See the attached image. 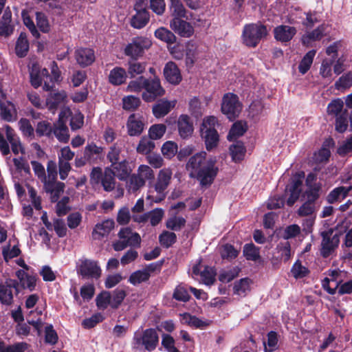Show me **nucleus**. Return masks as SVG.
Listing matches in <instances>:
<instances>
[{"label":"nucleus","instance_id":"f257e3e1","mask_svg":"<svg viewBox=\"0 0 352 352\" xmlns=\"http://www.w3.org/2000/svg\"><path fill=\"white\" fill-rule=\"evenodd\" d=\"M127 90L134 92H140L144 90L142 98L146 102H154L157 98L163 96L166 92L157 76H154L153 78L140 76L129 83Z\"/></svg>","mask_w":352,"mask_h":352},{"label":"nucleus","instance_id":"f03ea898","mask_svg":"<svg viewBox=\"0 0 352 352\" xmlns=\"http://www.w3.org/2000/svg\"><path fill=\"white\" fill-rule=\"evenodd\" d=\"M160 341L157 330L155 328H148L142 331L134 332L131 340V348L134 350L144 349L148 351H154Z\"/></svg>","mask_w":352,"mask_h":352},{"label":"nucleus","instance_id":"7ed1b4c3","mask_svg":"<svg viewBox=\"0 0 352 352\" xmlns=\"http://www.w3.org/2000/svg\"><path fill=\"white\" fill-rule=\"evenodd\" d=\"M267 34V27L261 23L246 24L242 32L243 43L248 47H255Z\"/></svg>","mask_w":352,"mask_h":352},{"label":"nucleus","instance_id":"20e7f679","mask_svg":"<svg viewBox=\"0 0 352 352\" xmlns=\"http://www.w3.org/2000/svg\"><path fill=\"white\" fill-rule=\"evenodd\" d=\"M241 110L242 104L236 94L228 93L223 96L221 111L230 121H233L238 118Z\"/></svg>","mask_w":352,"mask_h":352},{"label":"nucleus","instance_id":"39448f33","mask_svg":"<svg viewBox=\"0 0 352 352\" xmlns=\"http://www.w3.org/2000/svg\"><path fill=\"white\" fill-rule=\"evenodd\" d=\"M48 77H50V75L46 68L42 69L37 63L32 64L30 67V82L34 88H38L44 80L43 89L46 91L52 90L54 85L48 82Z\"/></svg>","mask_w":352,"mask_h":352},{"label":"nucleus","instance_id":"423d86ee","mask_svg":"<svg viewBox=\"0 0 352 352\" xmlns=\"http://www.w3.org/2000/svg\"><path fill=\"white\" fill-rule=\"evenodd\" d=\"M322 236L320 255L322 258L329 257L338 248L340 239L337 234H333V230L330 228L320 233Z\"/></svg>","mask_w":352,"mask_h":352},{"label":"nucleus","instance_id":"0eeeda50","mask_svg":"<svg viewBox=\"0 0 352 352\" xmlns=\"http://www.w3.org/2000/svg\"><path fill=\"white\" fill-rule=\"evenodd\" d=\"M152 43L146 37L138 36L132 39L124 49V54L131 58H138L143 56L146 50H148Z\"/></svg>","mask_w":352,"mask_h":352},{"label":"nucleus","instance_id":"6e6552de","mask_svg":"<svg viewBox=\"0 0 352 352\" xmlns=\"http://www.w3.org/2000/svg\"><path fill=\"white\" fill-rule=\"evenodd\" d=\"M216 162L215 158L208 159L205 166L196 174L197 179L201 186H210L214 182L219 172Z\"/></svg>","mask_w":352,"mask_h":352},{"label":"nucleus","instance_id":"1a4fd4ad","mask_svg":"<svg viewBox=\"0 0 352 352\" xmlns=\"http://www.w3.org/2000/svg\"><path fill=\"white\" fill-rule=\"evenodd\" d=\"M78 275L83 278L98 279L101 275V269L98 262L87 258L80 259L76 265Z\"/></svg>","mask_w":352,"mask_h":352},{"label":"nucleus","instance_id":"9d476101","mask_svg":"<svg viewBox=\"0 0 352 352\" xmlns=\"http://www.w3.org/2000/svg\"><path fill=\"white\" fill-rule=\"evenodd\" d=\"M12 289L15 294L19 293V283L14 279L7 278L4 283H0V302L2 305L10 306L13 303L14 296Z\"/></svg>","mask_w":352,"mask_h":352},{"label":"nucleus","instance_id":"9b49d317","mask_svg":"<svg viewBox=\"0 0 352 352\" xmlns=\"http://www.w3.org/2000/svg\"><path fill=\"white\" fill-rule=\"evenodd\" d=\"M171 177L172 172L170 170L162 169L160 170L154 188L157 194L160 195V197L155 200V203H159L165 199L166 193L164 192L170 183Z\"/></svg>","mask_w":352,"mask_h":352},{"label":"nucleus","instance_id":"f8f14e48","mask_svg":"<svg viewBox=\"0 0 352 352\" xmlns=\"http://www.w3.org/2000/svg\"><path fill=\"white\" fill-rule=\"evenodd\" d=\"M127 133L129 136H140L144 129V118L139 113L131 114L126 122Z\"/></svg>","mask_w":352,"mask_h":352},{"label":"nucleus","instance_id":"ddd939ff","mask_svg":"<svg viewBox=\"0 0 352 352\" xmlns=\"http://www.w3.org/2000/svg\"><path fill=\"white\" fill-rule=\"evenodd\" d=\"M171 29L182 37L189 38L194 34L192 25L180 18L174 17L170 23Z\"/></svg>","mask_w":352,"mask_h":352},{"label":"nucleus","instance_id":"4468645a","mask_svg":"<svg viewBox=\"0 0 352 352\" xmlns=\"http://www.w3.org/2000/svg\"><path fill=\"white\" fill-rule=\"evenodd\" d=\"M178 133L181 138L186 140L192 136L194 131L193 122L186 114H182L177 121Z\"/></svg>","mask_w":352,"mask_h":352},{"label":"nucleus","instance_id":"2eb2a0df","mask_svg":"<svg viewBox=\"0 0 352 352\" xmlns=\"http://www.w3.org/2000/svg\"><path fill=\"white\" fill-rule=\"evenodd\" d=\"M103 147L91 142L85 147L83 153L85 157L88 160V164H95L103 160Z\"/></svg>","mask_w":352,"mask_h":352},{"label":"nucleus","instance_id":"dca6fc26","mask_svg":"<svg viewBox=\"0 0 352 352\" xmlns=\"http://www.w3.org/2000/svg\"><path fill=\"white\" fill-rule=\"evenodd\" d=\"M75 58L81 67H86L95 61L94 51L87 47L78 49L75 51Z\"/></svg>","mask_w":352,"mask_h":352},{"label":"nucleus","instance_id":"f3484780","mask_svg":"<svg viewBox=\"0 0 352 352\" xmlns=\"http://www.w3.org/2000/svg\"><path fill=\"white\" fill-rule=\"evenodd\" d=\"M297 31L295 27L280 25L274 29V38L282 43L290 41L296 35Z\"/></svg>","mask_w":352,"mask_h":352},{"label":"nucleus","instance_id":"a211bd4d","mask_svg":"<svg viewBox=\"0 0 352 352\" xmlns=\"http://www.w3.org/2000/svg\"><path fill=\"white\" fill-rule=\"evenodd\" d=\"M206 153L201 151L197 153L194 155L190 157L188 162L186 164V169L192 170L190 176L192 177V173L196 174L205 166V164L208 162L206 160Z\"/></svg>","mask_w":352,"mask_h":352},{"label":"nucleus","instance_id":"6ab92c4d","mask_svg":"<svg viewBox=\"0 0 352 352\" xmlns=\"http://www.w3.org/2000/svg\"><path fill=\"white\" fill-rule=\"evenodd\" d=\"M136 13L130 21L131 27L135 29H142L145 27L149 21L150 15L146 9H142L141 6H136Z\"/></svg>","mask_w":352,"mask_h":352},{"label":"nucleus","instance_id":"aec40b11","mask_svg":"<svg viewBox=\"0 0 352 352\" xmlns=\"http://www.w3.org/2000/svg\"><path fill=\"white\" fill-rule=\"evenodd\" d=\"M164 76L170 84L178 85L182 81V75L177 65L172 61L168 62L164 68Z\"/></svg>","mask_w":352,"mask_h":352},{"label":"nucleus","instance_id":"412c9836","mask_svg":"<svg viewBox=\"0 0 352 352\" xmlns=\"http://www.w3.org/2000/svg\"><path fill=\"white\" fill-rule=\"evenodd\" d=\"M200 133L207 151H210L217 146L219 135L216 129H200Z\"/></svg>","mask_w":352,"mask_h":352},{"label":"nucleus","instance_id":"4be33fe9","mask_svg":"<svg viewBox=\"0 0 352 352\" xmlns=\"http://www.w3.org/2000/svg\"><path fill=\"white\" fill-rule=\"evenodd\" d=\"M352 190V186H338L333 189L326 197V201L329 204H334L341 202L349 194Z\"/></svg>","mask_w":352,"mask_h":352},{"label":"nucleus","instance_id":"5701e85b","mask_svg":"<svg viewBox=\"0 0 352 352\" xmlns=\"http://www.w3.org/2000/svg\"><path fill=\"white\" fill-rule=\"evenodd\" d=\"M120 239L125 241L131 247L139 248L141 243V238L138 232H133L132 230L129 228H121L118 234Z\"/></svg>","mask_w":352,"mask_h":352},{"label":"nucleus","instance_id":"b1692460","mask_svg":"<svg viewBox=\"0 0 352 352\" xmlns=\"http://www.w3.org/2000/svg\"><path fill=\"white\" fill-rule=\"evenodd\" d=\"M12 12L9 7L4 10L0 20V36L8 37L14 32V26L12 25Z\"/></svg>","mask_w":352,"mask_h":352},{"label":"nucleus","instance_id":"393cba45","mask_svg":"<svg viewBox=\"0 0 352 352\" xmlns=\"http://www.w3.org/2000/svg\"><path fill=\"white\" fill-rule=\"evenodd\" d=\"M175 102H170L166 99L158 100L152 108L153 116L156 118H163L174 108Z\"/></svg>","mask_w":352,"mask_h":352},{"label":"nucleus","instance_id":"a878e982","mask_svg":"<svg viewBox=\"0 0 352 352\" xmlns=\"http://www.w3.org/2000/svg\"><path fill=\"white\" fill-rule=\"evenodd\" d=\"M182 317V322L187 325L194 328L204 329L211 324V321L209 320H203L196 316L191 315L189 313H184L180 314Z\"/></svg>","mask_w":352,"mask_h":352},{"label":"nucleus","instance_id":"bb28decb","mask_svg":"<svg viewBox=\"0 0 352 352\" xmlns=\"http://www.w3.org/2000/svg\"><path fill=\"white\" fill-rule=\"evenodd\" d=\"M113 172L116 177L121 181L126 180L131 173V169L129 166V162L126 160H123L120 162L111 166Z\"/></svg>","mask_w":352,"mask_h":352},{"label":"nucleus","instance_id":"cd10ccee","mask_svg":"<svg viewBox=\"0 0 352 352\" xmlns=\"http://www.w3.org/2000/svg\"><path fill=\"white\" fill-rule=\"evenodd\" d=\"M327 28V25L322 24L311 32L303 35L301 38L302 44L307 45L311 41L320 40L326 34Z\"/></svg>","mask_w":352,"mask_h":352},{"label":"nucleus","instance_id":"c85d7f7f","mask_svg":"<svg viewBox=\"0 0 352 352\" xmlns=\"http://www.w3.org/2000/svg\"><path fill=\"white\" fill-rule=\"evenodd\" d=\"M30 49V44L27 34L21 32L15 44V54L19 58H24L27 56Z\"/></svg>","mask_w":352,"mask_h":352},{"label":"nucleus","instance_id":"c756f323","mask_svg":"<svg viewBox=\"0 0 352 352\" xmlns=\"http://www.w3.org/2000/svg\"><path fill=\"white\" fill-rule=\"evenodd\" d=\"M109 82L113 85H121L124 84L127 78L126 70L121 67H116L110 71Z\"/></svg>","mask_w":352,"mask_h":352},{"label":"nucleus","instance_id":"7c9ffc66","mask_svg":"<svg viewBox=\"0 0 352 352\" xmlns=\"http://www.w3.org/2000/svg\"><path fill=\"white\" fill-rule=\"evenodd\" d=\"M146 65V62L139 61L138 58H130L128 61L127 74L131 78H135L145 72Z\"/></svg>","mask_w":352,"mask_h":352},{"label":"nucleus","instance_id":"2f4dec72","mask_svg":"<svg viewBox=\"0 0 352 352\" xmlns=\"http://www.w3.org/2000/svg\"><path fill=\"white\" fill-rule=\"evenodd\" d=\"M229 149L232 159L234 162H240L244 159L246 148L241 141H236L235 144L230 145Z\"/></svg>","mask_w":352,"mask_h":352},{"label":"nucleus","instance_id":"473e14b6","mask_svg":"<svg viewBox=\"0 0 352 352\" xmlns=\"http://www.w3.org/2000/svg\"><path fill=\"white\" fill-rule=\"evenodd\" d=\"M248 130L247 123L241 120L235 122L228 135V140L232 141L234 139L242 136Z\"/></svg>","mask_w":352,"mask_h":352},{"label":"nucleus","instance_id":"72a5a7b5","mask_svg":"<svg viewBox=\"0 0 352 352\" xmlns=\"http://www.w3.org/2000/svg\"><path fill=\"white\" fill-rule=\"evenodd\" d=\"M321 192V186L306 188L302 195V198L306 202L318 206V201L320 197Z\"/></svg>","mask_w":352,"mask_h":352},{"label":"nucleus","instance_id":"f704fd0d","mask_svg":"<svg viewBox=\"0 0 352 352\" xmlns=\"http://www.w3.org/2000/svg\"><path fill=\"white\" fill-rule=\"evenodd\" d=\"M65 98L66 94L64 91L51 94L46 99V104L50 111L56 110Z\"/></svg>","mask_w":352,"mask_h":352},{"label":"nucleus","instance_id":"c9c22d12","mask_svg":"<svg viewBox=\"0 0 352 352\" xmlns=\"http://www.w3.org/2000/svg\"><path fill=\"white\" fill-rule=\"evenodd\" d=\"M52 133L54 134L58 140L63 143H67L69 140V130L66 124L59 120L58 126L53 129Z\"/></svg>","mask_w":352,"mask_h":352},{"label":"nucleus","instance_id":"e433bc0d","mask_svg":"<svg viewBox=\"0 0 352 352\" xmlns=\"http://www.w3.org/2000/svg\"><path fill=\"white\" fill-rule=\"evenodd\" d=\"M155 36L168 45H172L176 42L175 35L166 28H160L155 31Z\"/></svg>","mask_w":352,"mask_h":352},{"label":"nucleus","instance_id":"4c0bfd02","mask_svg":"<svg viewBox=\"0 0 352 352\" xmlns=\"http://www.w3.org/2000/svg\"><path fill=\"white\" fill-rule=\"evenodd\" d=\"M251 280L249 278H243L234 283L233 287L234 294L241 296H245L247 292L250 291Z\"/></svg>","mask_w":352,"mask_h":352},{"label":"nucleus","instance_id":"58836bf2","mask_svg":"<svg viewBox=\"0 0 352 352\" xmlns=\"http://www.w3.org/2000/svg\"><path fill=\"white\" fill-rule=\"evenodd\" d=\"M115 226L113 219H107L103 221L101 223L96 225L94 229L93 234H97L100 236H104L113 229Z\"/></svg>","mask_w":352,"mask_h":352},{"label":"nucleus","instance_id":"ea45409f","mask_svg":"<svg viewBox=\"0 0 352 352\" xmlns=\"http://www.w3.org/2000/svg\"><path fill=\"white\" fill-rule=\"evenodd\" d=\"M153 140L149 137H142L136 148L137 152L142 155H147L152 152L155 147Z\"/></svg>","mask_w":352,"mask_h":352},{"label":"nucleus","instance_id":"a19ab883","mask_svg":"<svg viewBox=\"0 0 352 352\" xmlns=\"http://www.w3.org/2000/svg\"><path fill=\"white\" fill-rule=\"evenodd\" d=\"M113 170L110 168H107L101 180V184L103 189L107 192L112 191L115 188V179Z\"/></svg>","mask_w":352,"mask_h":352},{"label":"nucleus","instance_id":"79ce46f5","mask_svg":"<svg viewBox=\"0 0 352 352\" xmlns=\"http://www.w3.org/2000/svg\"><path fill=\"white\" fill-rule=\"evenodd\" d=\"M186 223V220L183 217L174 215L166 220V227L173 231H179L185 226Z\"/></svg>","mask_w":352,"mask_h":352},{"label":"nucleus","instance_id":"37998d69","mask_svg":"<svg viewBox=\"0 0 352 352\" xmlns=\"http://www.w3.org/2000/svg\"><path fill=\"white\" fill-rule=\"evenodd\" d=\"M316 53V50H311L304 56L298 65V71L300 73L305 74L308 72L311 66Z\"/></svg>","mask_w":352,"mask_h":352},{"label":"nucleus","instance_id":"c03bdc74","mask_svg":"<svg viewBox=\"0 0 352 352\" xmlns=\"http://www.w3.org/2000/svg\"><path fill=\"white\" fill-rule=\"evenodd\" d=\"M177 241V235L175 232L163 231L159 235V242L165 248H169Z\"/></svg>","mask_w":352,"mask_h":352},{"label":"nucleus","instance_id":"a18cd8bd","mask_svg":"<svg viewBox=\"0 0 352 352\" xmlns=\"http://www.w3.org/2000/svg\"><path fill=\"white\" fill-rule=\"evenodd\" d=\"M349 113L346 109L344 110L339 116H336L335 129L338 133H344L349 126Z\"/></svg>","mask_w":352,"mask_h":352},{"label":"nucleus","instance_id":"49530a36","mask_svg":"<svg viewBox=\"0 0 352 352\" xmlns=\"http://www.w3.org/2000/svg\"><path fill=\"white\" fill-rule=\"evenodd\" d=\"M243 253L248 261H256L260 258L259 248L256 247L252 243H247L244 245Z\"/></svg>","mask_w":352,"mask_h":352},{"label":"nucleus","instance_id":"de8ad7c7","mask_svg":"<svg viewBox=\"0 0 352 352\" xmlns=\"http://www.w3.org/2000/svg\"><path fill=\"white\" fill-rule=\"evenodd\" d=\"M149 278V274L143 269L133 272L129 278V282L133 285H137L148 281Z\"/></svg>","mask_w":352,"mask_h":352},{"label":"nucleus","instance_id":"09e8293b","mask_svg":"<svg viewBox=\"0 0 352 352\" xmlns=\"http://www.w3.org/2000/svg\"><path fill=\"white\" fill-rule=\"evenodd\" d=\"M126 296V292L124 289L117 288L113 292L111 300V307L117 309L122 305L123 300Z\"/></svg>","mask_w":352,"mask_h":352},{"label":"nucleus","instance_id":"8fccbe9b","mask_svg":"<svg viewBox=\"0 0 352 352\" xmlns=\"http://www.w3.org/2000/svg\"><path fill=\"white\" fill-rule=\"evenodd\" d=\"M197 55V45L192 41H188L186 45V63L192 67Z\"/></svg>","mask_w":352,"mask_h":352},{"label":"nucleus","instance_id":"3c124183","mask_svg":"<svg viewBox=\"0 0 352 352\" xmlns=\"http://www.w3.org/2000/svg\"><path fill=\"white\" fill-rule=\"evenodd\" d=\"M166 126L164 124H155L148 129V137L151 140H160L165 134Z\"/></svg>","mask_w":352,"mask_h":352},{"label":"nucleus","instance_id":"603ef678","mask_svg":"<svg viewBox=\"0 0 352 352\" xmlns=\"http://www.w3.org/2000/svg\"><path fill=\"white\" fill-rule=\"evenodd\" d=\"M140 99L133 96H125L122 99V108L126 111H133L140 107Z\"/></svg>","mask_w":352,"mask_h":352},{"label":"nucleus","instance_id":"864d4df0","mask_svg":"<svg viewBox=\"0 0 352 352\" xmlns=\"http://www.w3.org/2000/svg\"><path fill=\"white\" fill-rule=\"evenodd\" d=\"M177 144L173 141L164 142L161 148L163 155L167 159L173 158L177 154Z\"/></svg>","mask_w":352,"mask_h":352},{"label":"nucleus","instance_id":"5fc2aeb1","mask_svg":"<svg viewBox=\"0 0 352 352\" xmlns=\"http://www.w3.org/2000/svg\"><path fill=\"white\" fill-rule=\"evenodd\" d=\"M52 131L53 128L48 121L43 120L38 122L36 128V133L37 136L50 137L52 133Z\"/></svg>","mask_w":352,"mask_h":352},{"label":"nucleus","instance_id":"6e6d98bb","mask_svg":"<svg viewBox=\"0 0 352 352\" xmlns=\"http://www.w3.org/2000/svg\"><path fill=\"white\" fill-rule=\"evenodd\" d=\"M111 295L109 292L104 291L99 294L96 298V306L101 309H105L111 306Z\"/></svg>","mask_w":352,"mask_h":352},{"label":"nucleus","instance_id":"4d7b16f0","mask_svg":"<svg viewBox=\"0 0 352 352\" xmlns=\"http://www.w3.org/2000/svg\"><path fill=\"white\" fill-rule=\"evenodd\" d=\"M291 272L293 276L296 278H302L307 276L309 270L303 266L299 260H297L293 265Z\"/></svg>","mask_w":352,"mask_h":352},{"label":"nucleus","instance_id":"13d9d810","mask_svg":"<svg viewBox=\"0 0 352 352\" xmlns=\"http://www.w3.org/2000/svg\"><path fill=\"white\" fill-rule=\"evenodd\" d=\"M148 220L152 226H157L162 220L164 216V211L162 208H157L149 212H147Z\"/></svg>","mask_w":352,"mask_h":352},{"label":"nucleus","instance_id":"bf43d9fd","mask_svg":"<svg viewBox=\"0 0 352 352\" xmlns=\"http://www.w3.org/2000/svg\"><path fill=\"white\" fill-rule=\"evenodd\" d=\"M304 177L305 173L303 171L296 173L292 179L291 184L287 186L288 190L301 192L300 187L302 184Z\"/></svg>","mask_w":352,"mask_h":352},{"label":"nucleus","instance_id":"052dcab7","mask_svg":"<svg viewBox=\"0 0 352 352\" xmlns=\"http://www.w3.org/2000/svg\"><path fill=\"white\" fill-rule=\"evenodd\" d=\"M239 251L229 243L222 246L221 256L223 259L232 260L238 256Z\"/></svg>","mask_w":352,"mask_h":352},{"label":"nucleus","instance_id":"680f3d73","mask_svg":"<svg viewBox=\"0 0 352 352\" xmlns=\"http://www.w3.org/2000/svg\"><path fill=\"white\" fill-rule=\"evenodd\" d=\"M36 25L39 30L43 33H47L50 30V27L47 17L41 12H36Z\"/></svg>","mask_w":352,"mask_h":352},{"label":"nucleus","instance_id":"e2e57ef3","mask_svg":"<svg viewBox=\"0 0 352 352\" xmlns=\"http://www.w3.org/2000/svg\"><path fill=\"white\" fill-rule=\"evenodd\" d=\"M344 102L340 98L333 100L327 106V112L329 115L339 116L343 112Z\"/></svg>","mask_w":352,"mask_h":352},{"label":"nucleus","instance_id":"0e129e2a","mask_svg":"<svg viewBox=\"0 0 352 352\" xmlns=\"http://www.w3.org/2000/svg\"><path fill=\"white\" fill-rule=\"evenodd\" d=\"M319 206L305 201L298 209L297 213L300 217H307L314 214Z\"/></svg>","mask_w":352,"mask_h":352},{"label":"nucleus","instance_id":"69168bd1","mask_svg":"<svg viewBox=\"0 0 352 352\" xmlns=\"http://www.w3.org/2000/svg\"><path fill=\"white\" fill-rule=\"evenodd\" d=\"M215 275L216 273L212 267L206 265L205 266L204 270L201 271L199 276L201 277L204 283L206 285H210L213 284L215 281Z\"/></svg>","mask_w":352,"mask_h":352},{"label":"nucleus","instance_id":"338daca9","mask_svg":"<svg viewBox=\"0 0 352 352\" xmlns=\"http://www.w3.org/2000/svg\"><path fill=\"white\" fill-rule=\"evenodd\" d=\"M58 336L52 324H47L45 329V342L54 345L57 343Z\"/></svg>","mask_w":352,"mask_h":352},{"label":"nucleus","instance_id":"774afa93","mask_svg":"<svg viewBox=\"0 0 352 352\" xmlns=\"http://www.w3.org/2000/svg\"><path fill=\"white\" fill-rule=\"evenodd\" d=\"M352 86V72H348L339 78L336 82L335 87L336 89L340 88L347 89Z\"/></svg>","mask_w":352,"mask_h":352}]
</instances>
